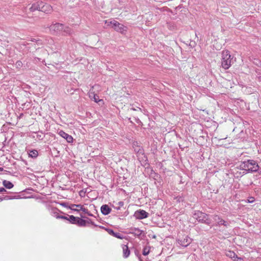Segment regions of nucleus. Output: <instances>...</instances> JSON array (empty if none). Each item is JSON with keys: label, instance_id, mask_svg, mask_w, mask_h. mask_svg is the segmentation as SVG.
Instances as JSON below:
<instances>
[{"label": "nucleus", "instance_id": "12", "mask_svg": "<svg viewBox=\"0 0 261 261\" xmlns=\"http://www.w3.org/2000/svg\"><path fill=\"white\" fill-rule=\"evenodd\" d=\"M59 135L62 138L66 139L68 143H71L73 141V138L71 136L68 135L63 130H60Z\"/></svg>", "mask_w": 261, "mask_h": 261}, {"label": "nucleus", "instance_id": "14", "mask_svg": "<svg viewBox=\"0 0 261 261\" xmlns=\"http://www.w3.org/2000/svg\"><path fill=\"white\" fill-rule=\"evenodd\" d=\"M101 213L104 215H107L109 214L112 210L107 204H103L101 206L100 208Z\"/></svg>", "mask_w": 261, "mask_h": 261}, {"label": "nucleus", "instance_id": "30", "mask_svg": "<svg viewBox=\"0 0 261 261\" xmlns=\"http://www.w3.org/2000/svg\"><path fill=\"white\" fill-rule=\"evenodd\" d=\"M37 138H38L39 140H42L43 139V137H42V136L41 135H39L38 134L37 135Z\"/></svg>", "mask_w": 261, "mask_h": 261}, {"label": "nucleus", "instance_id": "46", "mask_svg": "<svg viewBox=\"0 0 261 261\" xmlns=\"http://www.w3.org/2000/svg\"><path fill=\"white\" fill-rule=\"evenodd\" d=\"M35 40H36L35 39H34L33 40H32V41H35Z\"/></svg>", "mask_w": 261, "mask_h": 261}, {"label": "nucleus", "instance_id": "33", "mask_svg": "<svg viewBox=\"0 0 261 261\" xmlns=\"http://www.w3.org/2000/svg\"><path fill=\"white\" fill-rule=\"evenodd\" d=\"M118 204H119V206H122L124 205V202L123 201H119L118 202Z\"/></svg>", "mask_w": 261, "mask_h": 261}, {"label": "nucleus", "instance_id": "28", "mask_svg": "<svg viewBox=\"0 0 261 261\" xmlns=\"http://www.w3.org/2000/svg\"><path fill=\"white\" fill-rule=\"evenodd\" d=\"M111 21H109V20H107L105 21V23L107 24V26H111L112 27V24L111 23H110Z\"/></svg>", "mask_w": 261, "mask_h": 261}, {"label": "nucleus", "instance_id": "9", "mask_svg": "<svg viewBox=\"0 0 261 261\" xmlns=\"http://www.w3.org/2000/svg\"><path fill=\"white\" fill-rule=\"evenodd\" d=\"M214 220L217 223L216 226H220L223 225L225 227L229 226V223L222 219L218 215H214L213 216Z\"/></svg>", "mask_w": 261, "mask_h": 261}, {"label": "nucleus", "instance_id": "34", "mask_svg": "<svg viewBox=\"0 0 261 261\" xmlns=\"http://www.w3.org/2000/svg\"><path fill=\"white\" fill-rule=\"evenodd\" d=\"M89 221H91V224L94 226H96L97 225L93 222L91 219H89Z\"/></svg>", "mask_w": 261, "mask_h": 261}, {"label": "nucleus", "instance_id": "8", "mask_svg": "<svg viewBox=\"0 0 261 261\" xmlns=\"http://www.w3.org/2000/svg\"><path fill=\"white\" fill-rule=\"evenodd\" d=\"M69 209L77 212L82 211L85 214H89L88 210L85 208L83 205L81 204H71L70 206H69Z\"/></svg>", "mask_w": 261, "mask_h": 261}, {"label": "nucleus", "instance_id": "38", "mask_svg": "<svg viewBox=\"0 0 261 261\" xmlns=\"http://www.w3.org/2000/svg\"><path fill=\"white\" fill-rule=\"evenodd\" d=\"M86 221H87V223L91 224V221H89V219H88V220Z\"/></svg>", "mask_w": 261, "mask_h": 261}, {"label": "nucleus", "instance_id": "44", "mask_svg": "<svg viewBox=\"0 0 261 261\" xmlns=\"http://www.w3.org/2000/svg\"><path fill=\"white\" fill-rule=\"evenodd\" d=\"M37 60H38L39 61H40V59L38 58H36Z\"/></svg>", "mask_w": 261, "mask_h": 261}, {"label": "nucleus", "instance_id": "45", "mask_svg": "<svg viewBox=\"0 0 261 261\" xmlns=\"http://www.w3.org/2000/svg\"><path fill=\"white\" fill-rule=\"evenodd\" d=\"M74 208L75 209H79L78 207H74Z\"/></svg>", "mask_w": 261, "mask_h": 261}, {"label": "nucleus", "instance_id": "48", "mask_svg": "<svg viewBox=\"0 0 261 261\" xmlns=\"http://www.w3.org/2000/svg\"><path fill=\"white\" fill-rule=\"evenodd\" d=\"M22 115V114H21V115L20 116V117H21Z\"/></svg>", "mask_w": 261, "mask_h": 261}, {"label": "nucleus", "instance_id": "16", "mask_svg": "<svg viewBox=\"0 0 261 261\" xmlns=\"http://www.w3.org/2000/svg\"><path fill=\"white\" fill-rule=\"evenodd\" d=\"M64 35H70L72 34L73 30L68 26H64L62 30Z\"/></svg>", "mask_w": 261, "mask_h": 261}, {"label": "nucleus", "instance_id": "22", "mask_svg": "<svg viewBox=\"0 0 261 261\" xmlns=\"http://www.w3.org/2000/svg\"><path fill=\"white\" fill-rule=\"evenodd\" d=\"M29 155L32 158H36L38 155V152L36 150H31L29 153Z\"/></svg>", "mask_w": 261, "mask_h": 261}, {"label": "nucleus", "instance_id": "43", "mask_svg": "<svg viewBox=\"0 0 261 261\" xmlns=\"http://www.w3.org/2000/svg\"><path fill=\"white\" fill-rule=\"evenodd\" d=\"M81 217L82 218H85L84 216H83L82 215H81Z\"/></svg>", "mask_w": 261, "mask_h": 261}, {"label": "nucleus", "instance_id": "32", "mask_svg": "<svg viewBox=\"0 0 261 261\" xmlns=\"http://www.w3.org/2000/svg\"><path fill=\"white\" fill-rule=\"evenodd\" d=\"M61 205H62V206H63L67 207H68V208H69V206H68L67 205V203H62L61 204Z\"/></svg>", "mask_w": 261, "mask_h": 261}, {"label": "nucleus", "instance_id": "17", "mask_svg": "<svg viewBox=\"0 0 261 261\" xmlns=\"http://www.w3.org/2000/svg\"><path fill=\"white\" fill-rule=\"evenodd\" d=\"M107 230L108 231V232L111 234V235H112L113 236L117 238H119V239H122V237H121V235L120 233L119 232H115L114 231V230L113 229H107Z\"/></svg>", "mask_w": 261, "mask_h": 261}, {"label": "nucleus", "instance_id": "11", "mask_svg": "<svg viewBox=\"0 0 261 261\" xmlns=\"http://www.w3.org/2000/svg\"><path fill=\"white\" fill-rule=\"evenodd\" d=\"M142 233L143 231L138 228L133 227L130 228L129 230V234H133L134 236L139 238H142L141 234Z\"/></svg>", "mask_w": 261, "mask_h": 261}, {"label": "nucleus", "instance_id": "6", "mask_svg": "<svg viewBox=\"0 0 261 261\" xmlns=\"http://www.w3.org/2000/svg\"><path fill=\"white\" fill-rule=\"evenodd\" d=\"M177 242L180 245L186 247L191 243L192 240L187 236H186L181 238H179L177 240Z\"/></svg>", "mask_w": 261, "mask_h": 261}, {"label": "nucleus", "instance_id": "3", "mask_svg": "<svg viewBox=\"0 0 261 261\" xmlns=\"http://www.w3.org/2000/svg\"><path fill=\"white\" fill-rule=\"evenodd\" d=\"M231 55L229 51L228 50H224L222 53V62L221 65L224 69H228L230 65L231 62Z\"/></svg>", "mask_w": 261, "mask_h": 261}, {"label": "nucleus", "instance_id": "31", "mask_svg": "<svg viewBox=\"0 0 261 261\" xmlns=\"http://www.w3.org/2000/svg\"><path fill=\"white\" fill-rule=\"evenodd\" d=\"M6 192V190L4 188H3V187L0 188V192Z\"/></svg>", "mask_w": 261, "mask_h": 261}, {"label": "nucleus", "instance_id": "5", "mask_svg": "<svg viewBox=\"0 0 261 261\" xmlns=\"http://www.w3.org/2000/svg\"><path fill=\"white\" fill-rule=\"evenodd\" d=\"M64 28V24L60 23H53L49 27L50 31L53 34H58L62 31Z\"/></svg>", "mask_w": 261, "mask_h": 261}, {"label": "nucleus", "instance_id": "25", "mask_svg": "<svg viewBox=\"0 0 261 261\" xmlns=\"http://www.w3.org/2000/svg\"><path fill=\"white\" fill-rule=\"evenodd\" d=\"M22 66V63L21 61H17L15 63V67L20 69Z\"/></svg>", "mask_w": 261, "mask_h": 261}, {"label": "nucleus", "instance_id": "41", "mask_svg": "<svg viewBox=\"0 0 261 261\" xmlns=\"http://www.w3.org/2000/svg\"><path fill=\"white\" fill-rule=\"evenodd\" d=\"M89 216H93L91 214H90L89 212V214H87Z\"/></svg>", "mask_w": 261, "mask_h": 261}, {"label": "nucleus", "instance_id": "2", "mask_svg": "<svg viewBox=\"0 0 261 261\" xmlns=\"http://www.w3.org/2000/svg\"><path fill=\"white\" fill-rule=\"evenodd\" d=\"M193 217L198 222L210 225L211 223V220L208 218V215L200 211L195 212L193 214Z\"/></svg>", "mask_w": 261, "mask_h": 261}, {"label": "nucleus", "instance_id": "23", "mask_svg": "<svg viewBox=\"0 0 261 261\" xmlns=\"http://www.w3.org/2000/svg\"><path fill=\"white\" fill-rule=\"evenodd\" d=\"M150 248V247L149 246H146V247H144V248L143 249L142 254L144 256L147 255L149 253Z\"/></svg>", "mask_w": 261, "mask_h": 261}, {"label": "nucleus", "instance_id": "26", "mask_svg": "<svg viewBox=\"0 0 261 261\" xmlns=\"http://www.w3.org/2000/svg\"><path fill=\"white\" fill-rule=\"evenodd\" d=\"M232 259L233 261H243V259L241 257H238L236 253L234 254V256Z\"/></svg>", "mask_w": 261, "mask_h": 261}, {"label": "nucleus", "instance_id": "42", "mask_svg": "<svg viewBox=\"0 0 261 261\" xmlns=\"http://www.w3.org/2000/svg\"><path fill=\"white\" fill-rule=\"evenodd\" d=\"M117 210H119L120 209V207H115Z\"/></svg>", "mask_w": 261, "mask_h": 261}, {"label": "nucleus", "instance_id": "29", "mask_svg": "<svg viewBox=\"0 0 261 261\" xmlns=\"http://www.w3.org/2000/svg\"><path fill=\"white\" fill-rule=\"evenodd\" d=\"M248 200L249 203H252L254 201V199L253 197H250Z\"/></svg>", "mask_w": 261, "mask_h": 261}, {"label": "nucleus", "instance_id": "39", "mask_svg": "<svg viewBox=\"0 0 261 261\" xmlns=\"http://www.w3.org/2000/svg\"><path fill=\"white\" fill-rule=\"evenodd\" d=\"M3 168H2V167H0V171H3Z\"/></svg>", "mask_w": 261, "mask_h": 261}, {"label": "nucleus", "instance_id": "13", "mask_svg": "<svg viewBox=\"0 0 261 261\" xmlns=\"http://www.w3.org/2000/svg\"><path fill=\"white\" fill-rule=\"evenodd\" d=\"M52 11V7L50 5L43 2V5L42 6H41V12H43L46 14H49L51 13Z\"/></svg>", "mask_w": 261, "mask_h": 261}, {"label": "nucleus", "instance_id": "36", "mask_svg": "<svg viewBox=\"0 0 261 261\" xmlns=\"http://www.w3.org/2000/svg\"><path fill=\"white\" fill-rule=\"evenodd\" d=\"M83 194H84V195H85V192H83V191H80V196H83L82 195H83Z\"/></svg>", "mask_w": 261, "mask_h": 261}, {"label": "nucleus", "instance_id": "1", "mask_svg": "<svg viewBox=\"0 0 261 261\" xmlns=\"http://www.w3.org/2000/svg\"><path fill=\"white\" fill-rule=\"evenodd\" d=\"M238 168L243 170V173L248 172H256L259 170V166L257 162L253 160H247L240 163Z\"/></svg>", "mask_w": 261, "mask_h": 261}, {"label": "nucleus", "instance_id": "21", "mask_svg": "<svg viewBox=\"0 0 261 261\" xmlns=\"http://www.w3.org/2000/svg\"><path fill=\"white\" fill-rule=\"evenodd\" d=\"M78 217H74L73 215L68 216V221H69L72 224H76V221Z\"/></svg>", "mask_w": 261, "mask_h": 261}, {"label": "nucleus", "instance_id": "27", "mask_svg": "<svg viewBox=\"0 0 261 261\" xmlns=\"http://www.w3.org/2000/svg\"><path fill=\"white\" fill-rule=\"evenodd\" d=\"M68 217L67 216H62V215H56V218L58 219H62L64 220H68Z\"/></svg>", "mask_w": 261, "mask_h": 261}, {"label": "nucleus", "instance_id": "49", "mask_svg": "<svg viewBox=\"0 0 261 261\" xmlns=\"http://www.w3.org/2000/svg\"><path fill=\"white\" fill-rule=\"evenodd\" d=\"M22 115V114H21V115L20 116V117H21Z\"/></svg>", "mask_w": 261, "mask_h": 261}, {"label": "nucleus", "instance_id": "40", "mask_svg": "<svg viewBox=\"0 0 261 261\" xmlns=\"http://www.w3.org/2000/svg\"><path fill=\"white\" fill-rule=\"evenodd\" d=\"M3 200V198L0 197V202L2 201Z\"/></svg>", "mask_w": 261, "mask_h": 261}, {"label": "nucleus", "instance_id": "37", "mask_svg": "<svg viewBox=\"0 0 261 261\" xmlns=\"http://www.w3.org/2000/svg\"><path fill=\"white\" fill-rule=\"evenodd\" d=\"M258 171L259 174L260 175H261V169H259V170H258Z\"/></svg>", "mask_w": 261, "mask_h": 261}, {"label": "nucleus", "instance_id": "20", "mask_svg": "<svg viewBox=\"0 0 261 261\" xmlns=\"http://www.w3.org/2000/svg\"><path fill=\"white\" fill-rule=\"evenodd\" d=\"M87 223V221L79 217L77 218L76 224L79 226H85Z\"/></svg>", "mask_w": 261, "mask_h": 261}, {"label": "nucleus", "instance_id": "4", "mask_svg": "<svg viewBox=\"0 0 261 261\" xmlns=\"http://www.w3.org/2000/svg\"><path fill=\"white\" fill-rule=\"evenodd\" d=\"M110 23L112 24V28L118 32L124 34L127 31V28L126 26L120 23L115 20H113Z\"/></svg>", "mask_w": 261, "mask_h": 261}, {"label": "nucleus", "instance_id": "7", "mask_svg": "<svg viewBox=\"0 0 261 261\" xmlns=\"http://www.w3.org/2000/svg\"><path fill=\"white\" fill-rule=\"evenodd\" d=\"M148 213L145 211L139 210L135 212L134 216L137 219H143L147 218L148 217Z\"/></svg>", "mask_w": 261, "mask_h": 261}, {"label": "nucleus", "instance_id": "24", "mask_svg": "<svg viewBox=\"0 0 261 261\" xmlns=\"http://www.w3.org/2000/svg\"><path fill=\"white\" fill-rule=\"evenodd\" d=\"M235 253L232 251H227L226 252V255L231 258H233L234 256Z\"/></svg>", "mask_w": 261, "mask_h": 261}, {"label": "nucleus", "instance_id": "15", "mask_svg": "<svg viewBox=\"0 0 261 261\" xmlns=\"http://www.w3.org/2000/svg\"><path fill=\"white\" fill-rule=\"evenodd\" d=\"M122 248L123 249V257L124 258H127L130 254V251L127 246L126 245H122Z\"/></svg>", "mask_w": 261, "mask_h": 261}, {"label": "nucleus", "instance_id": "35", "mask_svg": "<svg viewBox=\"0 0 261 261\" xmlns=\"http://www.w3.org/2000/svg\"><path fill=\"white\" fill-rule=\"evenodd\" d=\"M83 194H84V195H85V192H83V191H80V196H83L82 195H83Z\"/></svg>", "mask_w": 261, "mask_h": 261}, {"label": "nucleus", "instance_id": "19", "mask_svg": "<svg viewBox=\"0 0 261 261\" xmlns=\"http://www.w3.org/2000/svg\"><path fill=\"white\" fill-rule=\"evenodd\" d=\"M3 184L6 188L8 189H12L14 186L13 184L11 182L6 180H3Z\"/></svg>", "mask_w": 261, "mask_h": 261}, {"label": "nucleus", "instance_id": "18", "mask_svg": "<svg viewBox=\"0 0 261 261\" xmlns=\"http://www.w3.org/2000/svg\"><path fill=\"white\" fill-rule=\"evenodd\" d=\"M89 97L91 99L93 98L94 101L97 103L102 100V99H99V96L95 94L94 92H90L89 93Z\"/></svg>", "mask_w": 261, "mask_h": 261}, {"label": "nucleus", "instance_id": "10", "mask_svg": "<svg viewBox=\"0 0 261 261\" xmlns=\"http://www.w3.org/2000/svg\"><path fill=\"white\" fill-rule=\"evenodd\" d=\"M43 4V2L42 1L35 2L32 5L31 7L30 8V10L31 12L37 10L41 11V6H42Z\"/></svg>", "mask_w": 261, "mask_h": 261}, {"label": "nucleus", "instance_id": "47", "mask_svg": "<svg viewBox=\"0 0 261 261\" xmlns=\"http://www.w3.org/2000/svg\"><path fill=\"white\" fill-rule=\"evenodd\" d=\"M22 115V114H21V115L20 116V117H21Z\"/></svg>", "mask_w": 261, "mask_h": 261}]
</instances>
